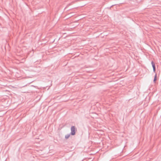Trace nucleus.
Instances as JSON below:
<instances>
[{
    "label": "nucleus",
    "mask_w": 161,
    "mask_h": 161,
    "mask_svg": "<svg viewBox=\"0 0 161 161\" xmlns=\"http://www.w3.org/2000/svg\"><path fill=\"white\" fill-rule=\"evenodd\" d=\"M71 134L72 135H74L75 134V132L77 130L75 126H72L71 128Z\"/></svg>",
    "instance_id": "nucleus-1"
},
{
    "label": "nucleus",
    "mask_w": 161,
    "mask_h": 161,
    "mask_svg": "<svg viewBox=\"0 0 161 161\" xmlns=\"http://www.w3.org/2000/svg\"><path fill=\"white\" fill-rule=\"evenodd\" d=\"M151 64L153 67V68H155V64L153 61H152L151 62Z\"/></svg>",
    "instance_id": "nucleus-2"
},
{
    "label": "nucleus",
    "mask_w": 161,
    "mask_h": 161,
    "mask_svg": "<svg viewBox=\"0 0 161 161\" xmlns=\"http://www.w3.org/2000/svg\"><path fill=\"white\" fill-rule=\"evenodd\" d=\"M70 136V134H67L65 136V138L66 139H68Z\"/></svg>",
    "instance_id": "nucleus-3"
},
{
    "label": "nucleus",
    "mask_w": 161,
    "mask_h": 161,
    "mask_svg": "<svg viewBox=\"0 0 161 161\" xmlns=\"http://www.w3.org/2000/svg\"><path fill=\"white\" fill-rule=\"evenodd\" d=\"M156 80H157V75L156 74L155 76V77H154V79L153 80V81L154 83L156 81Z\"/></svg>",
    "instance_id": "nucleus-4"
},
{
    "label": "nucleus",
    "mask_w": 161,
    "mask_h": 161,
    "mask_svg": "<svg viewBox=\"0 0 161 161\" xmlns=\"http://www.w3.org/2000/svg\"><path fill=\"white\" fill-rule=\"evenodd\" d=\"M153 71L154 72H156V68H153Z\"/></svg>",
    "instance_id": "nucleus-5"
}]
</instances>
